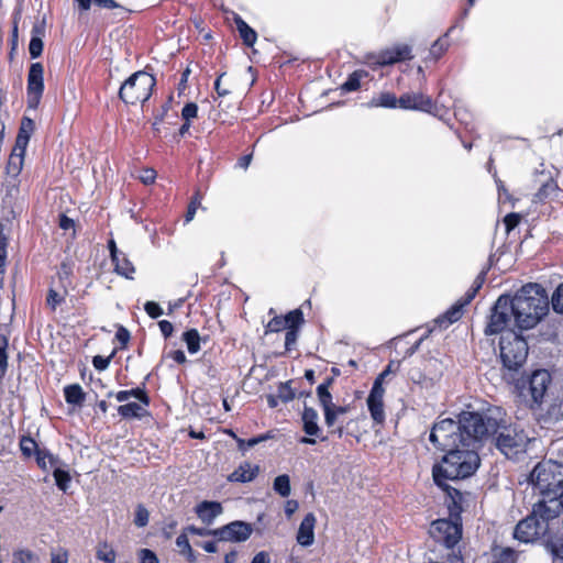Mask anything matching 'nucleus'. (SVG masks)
Returning <instances> with one entry per match:
<instances>
[{"mask_svg": "<svg viewBox=\"0 0 563 563\" xmlns=\"http://www.w3.org/2000/svg\"><path fill=\"white\" fill-rule=\"evenodd\" d=\"M96 556L98 560L103 561L104 563H114L117 554L110 544L102 542L97 547Z\"/></svg>", "mask_w": 563, "mask_h": 563, "instance_id": "nucleus-32", "label": "nucleus"}, {"mask_svg": "<svg viewBox=\"0 0 563 563\" xmlns=\"http://www.w3.org/2000/svg\"><path fill=\"white\" fill-rule=\"evenodd\" d=\"M198 113V106L195 102H188L181 110V118L184 121H189L195 119Z\"/></svg>", "mask_w": 563, "mask_h": 563, "instance_id": "nucleus-52", "label": "nucleus"}, {"mask_svg": "<svg viewBox=\"0 0 563 563\" xmlns=\"http://www.w3.org/2000/svg\"><path fill=\"white\" fill-rule=\"evenodd\" d=\"M298 329H295L294 327H289L287 329L286 335H285V349L286 351H290L292 346L296 344L298 339Z\"/></svg>", "mask_w": 563, "mask_h": 563, "instance_id": "nucleus-53", "label": "nucleus"}, {"mask_svg": "<svg viewBox=\"0 0 563 563\" xmlns=\"http://www.w3.org/2000/svg\"><path fill=\"white\" fill-rule=\"evenodd\" d=\"M530 483L539 490L541 499L555 500L563 508V464L553 460L539 462L530 473Z\"/></svg>", "mask_w": 563, "mask_h": 563, "instance_id": "nucleus-7", "label": "nucleus"}, {"mask_svg": "<svg viewBox=\"0 0 563 563\" xmlns=\"http://www.w3.org/2000/svg\"><path fill=\"white\" fill-rule=\"evenodd\" d=\"M235 24L243 43L253 46L257 38L256 32L241 16L235 18Z\"/></svg>", "mask_w": 563, "mask_h": 563, "instance_id": "nucleus-24", "label": "nucleus"}, {"mask_svg": "<svg viewBox=\"0 0 563 563\" xmlns=\"http://www.w3.org/2000/svg\"><path fill=\"white\" fill-rule=\"evenodd\" d=\"M475 419H479V412L463 411L459 420L443 419L433 424L429 441L435 449L448 452L455 448L464 445H475L477 443L476 433L470 424Z\"/></svg>", "mask_w": 563, "mask_h": 563, "instance_id": "nucleus-5", "label": "nucleus"}, {"mask_svg": "<svg viewBox=\"0 0 563 563\" xmlns=\"http://www.w3.org/2000/svg\"><path fill=\"white\" fill-rule=\"evenodd\" d=\"M67 562H68L67 551H59V552L51 553V563H67Z\"/></svg>", "mask_w": 563, "mask_h": 563, "instance_id": "nucleus-64", "label": "nucleus"}, {"mask_svg": "<svg viewBox=\"0 0 563 563\" xmlns=\"http://www.w3.org/2000/svg\"><path fill=\"white\" fill-rule=\"evenodd\" d=\"M36 462L44 471H46L48 466L55 468L57 465H60V460L46 449L36 450Z\"/></svg>", "mask_w": 563, "mask_h": 563, "instance_id": "nucleus-26", "label": "nucleus"}, {"mask_svg": "<svg viewBox=\"0 0 563 563\" xmlns=\"http://www.w3.org/2000/svg\"><path fill=\"white\" fill-rule=\"evenodd\" d=\"M20 449L26 457L32 456L34 453L36 454V450H41L31 437H22L20 440Z\"/></svg>", "mask_w": 563, "mask_h": 563, "instance_id": "nucleus-42", "label": "nucleus"}, {"mask_svg": "<svg viewBox=\"0 0 563 563\" xmlns=\"http://www.w3.org/2000/svg\"><path fill=\"white\" fill-rule=\"evenodd\" d=\"M302 429L310 437H320L321 429L318 424V412L308 406H305L302 412Z\"/></svg>", "mask_w": 563, "mask_h": 563, "instance_id": "nucleus-20", "label": "nucleus"}, {"mask_svg": "<svg viewBox=\"0 0 563 563\" xmlns=\"http://www.w3.org/2000/svg\"><path fill=\"white\" fill-rule=\"evenodd\" d=\"M111 357H112V355H110L108 357H103L101 355H96L92 358V365L98 371H104L106 368H108Z\"/></svg>", "mask_w": 563, "mask_h": 563, "instance_id": "nucleus-60", "label": "nucleus"}, {"mask_svg": "<svg viewBox=\"0 0 563 563\" xmlns=\"http://www.w3.org/2000/svg\"><path fill=\"white\" fill-rule=\"evenodd\" d=\"M450 43L448 40V33L442 37H439L430 47V56L437 60L439 59L449 48Z\"/></svg>", "mask_w": 563, "mask_h": 563, "instance_id": "nucleus-36", "label": "nucleus"}, {"mask_svg": "<svg viewBox=\"0 0 563 563\" xmlns=\"http://www.w3.org/2000/svg\"><path fill=\"white\" fill-rule=\"evenodd\" d=\"M448 490V509L450 514L449 519H438L431 523L430 536L448 549H454L462 538V521L461 512L463 495L459 489Z\"/></svg>", "mask_w": 563, "mask_h": 563, "instance_id": "nucleus-6", "label": "nucleus"}, {"mask_svg": "<svg viewBox=\"0 0 563 563\" xmlns=\"http://www.w3.org/2000/svg\"><path fill=\"white\" fill-rule=\"evenodd\" d=\"M183 340L190 354H196L200 350V335L197 329H189L183 333Z\"/></svg>", "mask_w": 563, "mask_h": 563, "instance_id": "nucleus-29", "label": "nucleus"}, {"mask_svg": "<svg viewBox=\"0 0 563 563\" xmlns=\"http://www.w3.org/2000/svg\"><path fill=\"white\" fill-rule=\"evenodd\" d=\"M552 378L547 369L534 371L529 379L517 385L522 402L530 409L540 407Z\"/></svg>", "mask_w": 563, "mask_h": 563, "instance_id": "nucleus-10", "label": "nucleus"}, {"mask_svg": "<svg viewBox=\"0 0 563 563\" xmlns=\"http://www.w3.org/2000/svg\"><path fill=\"white\" fill-rule=\"evenodd\" d=\"M561 504L555 500L540 499L532 506V511L520 520L514 531L515 539L523 543L543 540L560 527Z\"/></svg>", "mask_w": 563, "mask_h": 563, "instance_id": "nucleus-3", "label": "nucleus"}, {"mask_svg": "<svg viewBox=\"0 0 563 563\" xmlns=\"http://www.w3.org/2000/svg\"><path fill=\"white\" fill-rule=\"evenodd\" d=\"M470 426L474 428L477 443H490L507 457L526 451L528 437L512 426L511 417L499 406L487 407Z\"/></svg>", "mask_w": 563, "mask_h": 563, "instance_id": "nucleus-1", "label": "nucleus"}, {"mask_svg": "<svg viewBox=\"0 0 563 563\" xmlns=\"http://www.w3.org/2000/svg\"><path fill=\"white\" fill-rule=\"evenodd\" d=\"M198 518L206 525H211L213 520L222 514V505L218 501H201L195 508Z\"/></svg>", "mask_w": 563, "mask_h": 563, "instance_id": "nucleus-18", "label": "nucleus"}, {"mask_svg": "<svg viewBox=\"0 0 563 563\" xmlns=\"http://www.w3.org/2000/svg\"><path fill=\"white\" fill-rule=\"evenodd\" d=\"M544 544H545L548 551L552 554V556L555 560L563 561V542L554 539L553 532L547 539V542Z\"/></svg>", "mask_w": 563, "mask_h": 563, "instance_id": "nucleus-39", "label": "nucleus"}, {"mask_svg": "<svg viewBox=\"0 0 563 563\" xmlns=\"http://www.w3.org/2000/svg\"><path fill=\"white\" fill-rule=\"evenodd\" d=\"M144 310L153 319H156V318H158V317H161L163 314V309L155 301H147V302H145Z\"/></svg>", "mask_w": 563, "mask_h": 563, "instance_id": "nucleus-56", "label": "nucleus"}, {"mask_svg": "<svg viewBox=\"0 0 563 563\" xmlns=\"http://www.w3.org/2000/svg\"><path fill=\"white\" fill-rule=\"evenodd\" d=\"M118 413L124 419L142 418L146 410L137 402H128L118 407Z\"/></svg>", "mask_w": 563, "mask_h": 563, "instance_id": "nucleus-25", "label": "nucleus"}, {"mask_svg": "<svg viewBox=\"0 0 563 563\" xmlns=\"http://www.w3.org/2000/svg\"><path fill=\"white\" fill-rule=\"evenodd\" d=\"M505 329L514 331V317L510 295H501L490 309V316L484 330L486 335L500 333Z\"/></svg>", "mask_w": 563, "mask_h": 563, "instance_id": "nucleus-11", "label": "nucleus"}, {"mask_svg": "<svg viewBox=\"0 0 563 563\" xmlns=\"http://www.w3.org/2000/svg\"><path fill=\"white\" fill-rule=\"evenodd\" d=\"M53 476L55 478L56 486L66 493L71 481L69 473L57 465L53 471Z\"/></svg>", "mask_w": 563, "mask_h": 563, "instance_id": "nucleus-38", "label": "nucleus"}, {"mask_svg": "<svg viewBox=\"0 0 563 563\" xmlns=\"http://www.w3.org/2000/svg\"><path fill=\"white\" fill-rule=\"evenodd\" d=\"M253 532L251 523L245 521H232L221 528L213 529L212 536L220 541L244 542Z\"/></svg>", "mask_w": 563, "mask_h": 563, "instance_id": "nucleus-12", "label": "nucleus"}, {"mask_svg": "<svg viewBox=\"0 0 563 563\" xmlns=\"http://www.w3.org/2000/svg\"><path fill=\"white\" fill-rule=\"evenodd\" d=\"M398 107L406 110L431 112L434 108L432 99L421 92L404 93L398 98Z\"/></svg>", "mask_w": 563, "mask_h": 563, "instance_id": "nucleus-15", "label": "nucleus"}, {"mask_svg": "<svg viewBox=\"0 0 563 563\" xmlns=\"http://www.w3.org/2000/svg\"><path fill=\"white\" fill-rule=\"evenodd\" d=\"M411 58V47L407 44H397L390 48L382 51L378 55L377 63L385 66L409 60Z\"/></svg>", "mask_w": 563, "mask_h": 563, "instance_id": "nucleus-16", "label": "nucleus"}, {"mask_svg": "<svg viewBox=\"0 0 563 563\" xmlns=\"http://www.w3.org/2000/svg\"><path fill=\"white\" fill-rule=\"evenodd\" d=\"M384 395L385 388L379 382H374L366 402L371 417L377 424L385 422Z\"/></svg>", "mask_w": 563, "mask_h": 563, "instance_id": "nucleus-14", "label": "nucleus"}, {"mask_svg": "<svg viewBox=\"0 0 563 563\" xmlns=\"http://www.w3.org/2000/svg\"><path fill=\"white\" fill-rule=\"evenodd\" d=\"M44 67L41 63H33L27 74V104L35 109L44 91Z\"/></svg>", "mask_w": 563, "mask_h": 563, "instance_id": "nucleus-13", "label": "nucleus"}, {"mask_svg": "<svg viewBox=\"0 0 563 563\" xmlns=\"http://www.w3.org/2000/svg\"><path fill=\"white\" fill-rule=\"evenodd\" d=\"M148 510L142 504L137 505L135 509L134 525L139 528H143L148 523Z\"/></svg>", "mask_w": 563, "mask_h": 563, "instance_id": "nucleus-44", "label": "nucleus"}, {"mask_svg": "<svg viewBox=\"0 0 563 563\" xmlns=\"http://www.w3.org/2000/svg\"><path fill=\"white\" fill-rule=\"evenodd\" d=\"M12 563H38V556L29 549H18L12 554Z\"/></svg>", "mask_w": 563, "mask_h": 563, "instance_id": "nucleus-37", "label": "nucleus"}, {"mask_svg": "<svg viewBox=\"0 0 563 563\" xmlns=\"http://www.w3.org/2000/svg\"><path fill=\"white\" fill-rule=\"evenodd\" d=\"M31 34H32L31 37L37 36V37H41V40H43V37L45 36V19L36 20L33 23Z\"/></svg>", "mask_w": 563, "mask_h": 563, "instance_id": "nucleus-59", "label": "nucleus"}, {"mask_svg": "<svg viewBox=\"0 0 563 563\" xmlns=\"http://www.w3.org/2000/svg\"><path fill=\"white\" fill-rule=\"evenodd\" d=\"M66 295V288L64 289V292H58L56 289L49 288L47 291L46 305L51 308V310L55 311L57 306L65 301Z\"/></svg>", "mask_w": 563, "mask_h": 563, "instance_id": "nucleus-40", "label": "nucleus"}, {"mask_svg": "<svg viewBox=\"0 0 563 563\" xmlns=\"http://www.w3.org/2000/svg\"><path fill=\"white\" fill-rule=\"evenodd\" d=\"M225 76V73H221L214 81V90L219 97L228 96L231 91L229 88L222 86V78Z\"/></svg>", "mask_w": 563, "mask_h": 563, "instance_id": "nucleus-62", "label": "nucleus"}, {"mask_svg": "<svg viewBox=\"0 0 563 563\" xmlns=\"http://www.w3.org/2000/svg\"><path fill=\"white\" fill-rule=\"evenodd\" d=\"M276 395L283 402L291 401L296 396L294 389L290 387V382L280 383L277 387Z\"/></svg>", "mask_w": 563, "mask_h": 563, "instance_id": "nucleus-43", "label": "nucleus"}, {"mask_svg": "<svg viewBox=\"0 0 563 563\" xmlns=\"http://www.w3.org/2000/svg\"><path fill=\"white\" fill-rule=\"evenodd\" d=\"M514 317V328L530 330L534 328L549 312V297L539 284H527L510 296Z\"/></svg>", "mask_w": 563, "mask_h": 563, "instance_id": "nucleus-4", "label": "nucleus"}, {"mask_svg": "<svg viewBox=\"0 0 563 563\" xmlns=\"http://www.w3.org/2000/svg\"><path fill=\"white\" fill-rule=\"evenodd\" d=\"M369 107H382V108H396L398 106V99L393 92H382L376 97H373L368 102Z\"/></svg>", "mask_w": 563, "mask_h": 563, "instance_id": "nucleus-28", "label": "nucleus"}, {"mask_svg": "<svg viewBox=\"0 0 563 563\" xmlns=\"http://www.w3.org/2000/svg\"><path fill=\"white\" fill-rule=\"evenodd\" d=\"M558 189V185L551 178L549 177L542 185L541 187L539 188V190L536 192L534 195V200L536 201H544L545 199H548L550 197V195H552L553 192H555V190Z\"/></svg>", "mask_w": 563, "mask_h": 563, "instance_id": "nucleus-35", "label": "nucleus"}, {"mask_svg": "<svg viewBox=\"0 0 563 563\" xmlns=\"http://www.w3.org/2000/svg\"><path fill=\"white\" fill-rule=\"evenodd\" d=\"M551 305L555 312L563 313V283H561L553 292Z\"/></svg>", "mask_w": 563, "mask_h": 563, "instance_id": "nucleus-46", "label": "nucleus"}, {"mask_svg": "<svg viewBox=\"0 0 563 563\" xmlns=\"http://www.w3.org/2000/svg\"><path fill=\"white\" fill-rule=\"evenodd\" d=\"M130 332L126 328H124L123 325H120L118 328V331L115 333V339L120 342L121 346L120 349H125L129 341H130Z\"/></svg>", "mask_w": 563, "mask_h": 563, "instance_id": "nucleus-57", "label": "nucleus"}, {"mask_svg": "<svg viewBox=\"0 0 563 563\" xmlns=\"http://www.w3.org/2000/svg\"><path fill=\"white\" fill-rule=\"evenodd\" d=\"M156 79L144 70L132 74L120 87L119 98L125 104L144 103L152 95Z\"/></svg>", "mask_w": 563, "mask_h": 563, "instance_id": "nucleus-8", "label": "nucleus"}, {"mask_svg": "<svg viewBox=\"0 0 563 563\" xmlns=\"http://www.w3.org/2000/svg\"><path fill=\"white\" fill-rule=\"evenodd\" d=\"M128 393L130 394V397L139 399L144 406L150 405V397L143 388H133L128 390Z\"/></svg>", "mask_w": 563, "mask_h": 563, "instance_id": "nucleus-58", "label": "nucleus"}, {"mask_svg": "<svg viewBox=\"0 0 563 563\" xmlns=\"http://www.w3.org/2000/svg\"><path fill=\"white\" fill-rule=\"evenodd\" d=\"M467 303L465 302V298L455 305H453L442 317H440L437 321L440 324L445 323V325L451 324L462 317V309Z\"/></svg>", "mask_w": 563, "mask_h": 563, "instance_id": "nucleus-27", "label": "nucleus"}, {"mask_svg": "<svg viewBox=\"0 0 563 563\" xmlns=\"http://www.w3.org/2000/svg\"><path fill=\"white\" fill-rule=\"evenodd\" d=\"M485 280V273L482 272L474 280L473 286L467 290L465 294V302L470 303L474 297L476 296L477 291L481 289Z\"/></svg>", "mask_w": 563, "mask_h": 563, "instance_id": "nucleus-47", "label": "nucleus"}, {"mask_svg": "<svg viewBox=\"0 0 563 563\" xmlns=\"http://www.w3.org/2000/svg\"><path fill=\"white\" fill-rule=\"evenodd\" d=\"M481 443L464 445L445 452L440 463L432 468L434 483L444 492L455 489L446 484V481L464 479L472 476L481 465L477 450Z\"/></svg>", "mask_w": 563, "mask_h": 563, "instance_id": "nucleus-2", "label": "nucleus"}, {"mask_svg": "<svg viewBox=\"0 0 563 563\" xmlns=\"http://www.w3.org/2000/svg\"><path fill=\"white\" fill-rule=\"evenodd\" d=\"M23 156L24 153H21V151H15L14 146L7 166L8 174L14 176L20 174L23 164Z\"/></svg>", "mask_w": 563, "mask_h": 563, "instance_id": "nucleus-31", "label": "nucleus"}, {"mask_svg": "<svg viewBox=\"0 0 563 563\" xmlns=\"http://www.w3.org/2000/svg\"><path fill=\"white\" fill-rule=\"evenodd\" d=\"M176 545L180 549L181 554H185L186 551H190L191 545L186 532H183L177 537Z\"/></svg>", "mask_w": 563, "mask_h": 563, "instance_id": "nucleus-61", "label": "nucleus"}, {"mask_svg": "<svg viewBox=\"0 0 563 563\" xmlns=\"http://www.w3.org/2000/svg\"><path fill=\"white\" fill-rule=\"evenodd\" d=\"M287 327V320L284 319V317L276 316L266 325V333L267 332H279Z\"/></svg>", "mask_w": 563, "mask_h": 563, "instance_id": "nucleus-50", "label": "nucleus"}, {"mask_svg": "<svg viewBox=\"0 0 563 563\" xmlns=\"http://www.w3.org/2000/svg\"><path fill=\"white\" fill-rule=\"evenodd\" d=\"M35 129L34 121L27 117H24L21 121V126L15 140V151H21V153H25L26 146L29 144L31 134Z\"/></svg>", "mask_w": 563, "mask_h": 563, "instance_id": "nucleus-21", "label": "nucleus"}, {"mask_svg": "<svg viewBox=\"0 0 563 563\" xmlns=\"http://www.w3.org/2000/svg\"><path fill=\"white\" fill-rule=\"evenodd\" d=\"M73 274V267L69 263L67 262H63L60 264V267H59V271L57 273L58 275V278L60 279V282H63L64 279H67L69 278V276Z\"/></svg>", "mask_w": 563, "mask_h": 563, "instance_id": "nucleus-63", "label": "nucleus"}, {"mask_svg": "<svg viewBox=\"0 0 563 563\" xmlns=\"http://www.w3.org/2000/svg\"><path fill=\"white\" fill-rule=\"evenodd\" d=\"M65 400L68 405L81 407L86 399V393L79 384L67 385L64 388Z\"/></svg>", "mask_w": 563, "mask_h": 563, "instance_id": "nucleus-22", "label": "nucleus"}, {"mask_svg": "<svg viewBox=\"0 0 563 563\" xmlns=\"http://www.w3.org/2000/svg\"><path fill=\"white\" fill-rule=\"evenodd\" d=\"M112 262L114 264V271L117 274L124 276L128 279H133L135 267L124 253H121L119 256H117V260H112Z\"/></svg>", "mask_w": 563, "mask_h": 563, "instance_id": "nucleus-23", "label": "nucleus"}, {"mask_svg": "<svg viewBox=\"0 0 563 563\" xmlns=\"http://www.w3.org/2000/svg\"><path fill=\"white\" fill-rule=\"evenodd\" d=\"M200 205V197H199V194L197 192L190 203L188 205V208H187V211H186V214H185V222L186 223H189L194 218H195V214H196V211H197V208L198 206Z\"/></svg>", "mask_w": 563, "mask_h": 563, "instance_id": "nucleus-51", "label": "nucleus"}, {"mask_svg": "<svg viewBox=\"0 0 563 563\" xmlns=\"http://www.w3.org/2000/svg\"><path fill=\"white\" fill-rule=\"evenodd\" d=\"M329 411L331 412L332 418H331V420H328L327 416H324V422L328 428H332L335 424L339 416L345 415L349 411V407L347 406H336V405L332 404L329 406Z\"/></svg>", "mask_w": 563, "mask_h": 563, "instance_id": "nucleus-41", "label": "nucleus"}, {"mask_svg": "<svg viewBox=\"0 0 563 563\" xmlns=\"http://www.w3.org/2000/svg\"><path fill=\"white\" fill-rule=\"evenodd\" d=\"M316 521V516L312 512L307 514L302 519L296 537L300 545L309 547L314 542Z\"/></svg>", "mask_w": 563, "mask_h": 563, "instance_id": "nucleus-17", "label": "nucleus"}, {"mask_svg": "<svg viewBox=\"0 0 563 563\" xmlns=\"http://www.w3.org/2000/svg\"><path fill=\"white\" fill-rule=\"evenodd\" d=\"M44 43L41 37H31L29 43V52L32 58H37L43 53Z\"/></svg>", "mask_w": 563, "mask_h": 563, "instance_id": "nucleus-49", "label": "nucleus"}, {"mask_svg": "<svg viewBox=\"0 0 563 563\" xmlns=\"http://www.w3.org/2000/svg\"><path fill=\"white\" fill-rule=\"evenodd\" d=\"M274 490L282 497H288L290 495V478L287 474L277 476L273 484Z\"/></svg>", "mask_w": 563, "mask_h": 563, "instance_id": "nucleus-34", "label": "nucleus"}, {"mask_svg": "<svg viewBox=\"0 0 563 563\" xmlns=\"http://www.w3.org/2000/svg\"><path fill=\"white\" fill-rule=\"evenodd\" d=\"M269 438H271V435L267 433V434H262L258 437L251 438L247 441H245L243 439H238V446L240 450L244 451L246 449L257 445L258 443H261Z\"/></svg>", "mask_w": 563, "mask_h": 563, "instance_id": "nucleus-48", "label": "nucleus"}, {"mask_svg": "<svg viewBox=\"0 0 563 563\" xmlns=\"http://www.w3.org/2000/svg\"><path fill=\"white\" fill-rule=\"evenodd\" d=\"M521 221V216L519 213H508L504 218V224L506 227V231L509 233L511 230H514Z\"/></svg>", "mask_w": 563, "mask_h": 563, "instance_id": "nucleus-54", "label": "nucleus"}, {"mask_svg": "<svg viewBox=\"0 0 563 563\" xmlns=\"http://www.w3.org/2000/svg\"><path fill=\"white\" fill-rule=\"evenodd\" d=\"M500 358L504 368L518 372L528 356L526 340L514 331L503 334L499 341Z\"/></svg>", "mask_w": 563, "mask_h": 563, "instance_id": "nucleus-9", "label": "nucleus"}, {"mask_svg": "<svg viewBox=\"0 0 563 563\" xmlns=\"http://www.w3.org/2000/svg\"><path fill=\"white\" fill-rule=\"evenodd\" d=\"M258 473V465H253L250 462H243L228 476V481L232 483H249L255 479Z\"/></svg>", "mask_w": 563, "mask_h": 563, "instance_id": "nucleus-19", "label": "nucleus"}, {"mask_svg": "<svg viewBox=\"0 0 563 563\" xmlns=\"http://www.w3.org/2000/svg\"><path fill=\"white\" fill-rule=\"evenodd\" d=\"M284 319L287 320V329H289V327L298 329V327L303 323V313L300 309H295L288 312Z\"/></svg>", "mask_w": 563, "mask_h": 563, "instance_id": "nucleus-45", "label": "nucleus"}, {"mask_svg": "<svg viewBox=\"0 0 563 563\" xmlns=\"http://www.w3.org/2000/svg\"><path fill=\"white\" fill-rule=\"evenodd\" d=\"M317 396L320 402V406L323 409L324 416H327L328 420H331V412L329 411V406L333 404L332 395L329 389L325 388V385H319L317 387Z\"/></svg>", "mask_w": 563, "mask_h": 563, "instance_id": "nucleus-30", "label": "nucleus"}, {"mask_svg": "<svg viewBox=\"0 0 563 563\" xmlns=\"http://www.w3.org/2000/svg\"><path fill=\"white\" fill-rule=\"evenodd\" d=\"M139 560L140 563H159L157 555L150 549H141Z\"/></svg>", "mask_w": 563, "mask_h": 563, "instance_id": "nucleus-55", "label": "nucleus"}, {"mask_svg": "<svg viewBox=\"0 0 563 563\" xmlns=\"http://www.w3.org/2000/svg\"><path fill=\"white\" fill-rule=\"evenodd\" d=\"M367 76V71L365 70H355L353 71L346 81L341 86L343 91H355L361 86V79Z\"/></svg>", "mask_w": 563, "mask_h": 563, "instance_id": "nucleus-33", "label": "nucleus"}]
</instances>
